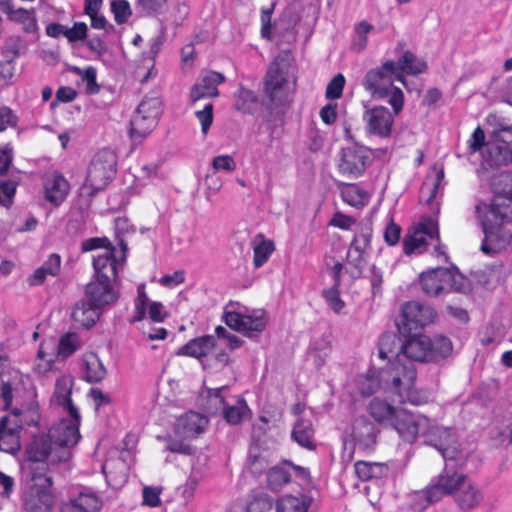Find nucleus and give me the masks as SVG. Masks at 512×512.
<instances>
[{
  "label": "nucleus",
  "instance_id": "nucleus-33",
  "mask_svg": "<svg viewBox=\"0 0 512 512\" xmlns=\"http://www.w3.org/2000/svg\"><path fill=\"white\" fill-rule=\"evenodd\" d=\"M291 436L300 446L313 450L316 445L314 442V428L309 419L299 418L292 429Z\"/></svg>",
  "mask_w": 512,
  "mask_h": 512
},
{
  "label": "nucleus",
  "instance_id": "nucleus-3",
  "mask_svg": "<svg viewBox=\"0 0 512 512\" xmlns=\"http://www.w3.org/2000/svg\"><path fill=\"white\" fill-rule=\"evenodd\" d=\"M395 80L405 85V78L398 72L396 63L388 60L381 67L370 69L366 73L362 84L373 97H389V104L392 106L394 113L398 114L403 108L404 95L400 88L393 86Z\"/></svg>",
  "mask_w": 512,
  "mask_h": 512
},
{
  "label": "nucleus",
  "instance_id": "nucleus-25",
  "mask_svg": "<svg viewBox=\"0 0 512 512\" xmlns=\"http://www.w3.org/2000/svg\"><path fill=\"white\" fill-rule=\"evenodd\" d=\"M376 426L365 417H359L354 421L352 437L359 447L371 449L377 438Z\"/></svg>",
  "mask_w": 512,
  "mask_h": 512
},
{
  "label": "nucleus",
  "instance_id": "nucleus-54",
  "mask_svg": "<svg viewBox=\"0 0 512 512\" xmlns=\"http://www.w3.org/2000/svg\"><path fill=\"white\" fill-rule=\"evenodd\" d=\"M268 483L274 490L279 489L283 485L290 482L291 475L284 468L273 467L268 472Z\"/></svg>",
  "mask_w": 512,
  "mask_h": 512
},
{
  "label": "nucleus",
  "instance_id": "nucleus-26",
  "mask_svg": "<svg viewBox=\"0 0 512 512\" xmlns=\"http://www.w3.org/2000/svg\"><path fill=\"white\" fill-rule=\"evenodd\" d=\"M102 470L108 485L113 489H119L127 482V465L122 459L107 460Z\"/></svg>",
  "mask_w": 512,
  "mask_h": 512
},
{
  "label": "nucleus",
  "instance_id": "nucleus-19",
  "mask_svg": "<svg viewBox=\"0 0 512 512\" xmlns=\"http://www.w3.org/2000/svg\"><path fill=\"white\" fill-rule=\"evenodd\" d=\"M45 199L55 206H59L66 199L70 185L67 179L59 172L46 173L43 177Z\"/></svg>",
  "mask_w": 512,
  "mask_h": 512
},
{
  "label": "nucleus",
  "instance_id": "nucleus-40",
  "mask_svg": "<svg viewBox=\"0 0 512 512\" xmlns=\"http://www.w3.org/2000/svg\"><path fill=\"white\" fill-rule=\"evenodd\" d=\"M275 246L271 240L257 235L253 240V264L256 268L263 266L274 252Z\"/></svg>",
  "mask_w": 512,
  "mask_h": 512
},
{
  "label": "nucleus",
  "instance_id": "nucleus-20",
  "mask_svg": "<svg viewBox=\"0 0 512 512\" xmlns=\"http://www.w3.org/2000/svg\"><path fill=\"white\" fill-rule=\"evenodd\" d=\"M74 380L70 375H61L56 379L54 393L51 398V403L62 407L67 411L70 417H78V409L74 406L71 400V393Z\"/></svg>",
  "mask_w": 512,
  "mask_h": 512
},
{
  "label": "nucleus",
  "instance_id": "nucleus-45",
  "mask_svg": "<svg viewBox=\"0 0 512 512\" xmlns=\"http://www.w3.org/2000/svg\"><path fill=\"white\" fill-rule=\"evenodd\" d=\"M227 389V386H221L214 389H208L207 391V410L211 414H217L222 412L224 406L227 405L229 400L223 396V391Z\"/></svg>",
  "mask_w": 512,
  "mask_h": 512
},
{
  "label": "nucleus",
  "instance_id": "nucleus-23",
  "mask_svg": "<svg viewBox=\"0 0 512 512\" xmlns=\"http://www.w3.org/2000/svg\"><path fill=\"white\" fill-rule=\"evenodd\" d=\"M450 277V269L435 268L420 275L422 291L428 296H438L447 292V279Z\"/></svg>",
  "mask_w": 512,
  "mask_h": 512
},
{
  "label": "nucleus",
  "instance_id": "nucleus-38",
  "mask_svg": "<svg viewBox=\"0 0 512 512\" xmlns=\"http://www.w3.org/2000/svg\"><path fill=\"white\" fill-rule=\"evenodd\" d=\"M258 104L256 94L242 85H239L238 90L234 94L233 107L235 110L243 114H252Z\"/></svg>",
  "mask_w": 512,
  "mask_h": 512
},
{
  "label": "nucleus",
  "instance_id": "nucleus-35",
  "mask_svg": "<svg viewBox=\"0 0 512 512\" xmlns=\"http://www.w3.org/2000/svg\"><path fill=\"white\" fill-rule=\"evenodd\" d=\"M354 469L357 477L362 481L381 479L386 477L389 472L388 466L379 462L358 461L355 463Z\"/></svg>",
  "mask_w": 512,
  "mask_h": 512
},
{
  "label": "nucleus",
  "instance_id": "nucleus-32",
  "mask_svg": "<svg viewBox=\"0 0 512 512\" xmlns=\"http://www.w3.org/2000/svg\"><path fill=\"white\" fill-rule=\"evenodd\" d=\"M426 437V443L435 447L438 451L442 447L455 442L454 434L451 429L439 427L430 420V425L423 431Z\"/></svg>",
  "mask_w": 512,
  "mask_h": 512
},
{
  "label": "nucleus",
  "instance_id": "nucleus-8",
  "mask_svg": "<svg viewBox=\"0 0 512 512\" xmlns=\"http://www.w3.org/2000/svg\"><path fill=\"white\" fill-rule=\"evenodd\" d=\"M30 480L32 483L22 495L24 512H52L56 503V496L52 490L54 484L52 475L38 466H32Z\"/></svg>",
  "mask_w": 512,
  "mask_h": 512
},
{
  "label": "nucleus",
  "instance_id": "nucleus-46",
  "mask_svg": "<svg viewBox=\"0 0 512 512\" xmlns=\"http://www.w3.org/2000/svg\"><path fill=\"white\" fill-rule=\"evenodd\" d=\"M23 48L24 43L21 37L10 36L5 40L1 48V55L5 58L7 64H12Z\"/></svg>",
  "mask_w": 512,
  "mask_h": 512
},
{
  "label": "nucleus",
  "instance_id": "nucleus-10",
  "mask_svg": "<svg viewBox=\"0 0 512 512\" xmlns=\"http://www.w3.org/2000/svg\"><path fill=\"white\" fill-rule=\"evenodd\" d=\"M435 317L436 313L432 307L416 301L407 302L402 306L401 319L396 325L401 334L408 335L429 325Z\"/></svg>",
  "mask_w": 512,
  "mask_h": 512
},
{
  "label": "nucleus",
  "instance_id": "nucleus-57",
  "mask_svg": "<svg viewBox=\"0 0 512 512\" xmlns=\"http://www.w3.org/2000/svg\"><path fill=\"white\" fill-rule=\"evenodd\" d=\"M342 199L351 206H358L362 204L363 193L354 184H345L341 188Z\"/></svg>",
  "mask_w": 512,
  "mask_h": 512
},
{
  "label": "nucleus",
  "instance_id": "nucleus-1",
  "mask_svg": "<svg viewBox=\"0 0 512 512\" xmlns=\"http://www.w3.org/2000/svg\"><path fill=\"white\" fill-rule=\"evenodd\" d=\"M475 216L484 234L480 248L484 254L494 255L512 245V231L505 227V224L512 222L511 195L497 194L489 203L478 201Z\"/></svg>",
  "mask_w": 512,
  "mask_h": 512
},
{
  "label": "nucleus",
  "instance_id": "nucleus-16",
  "mask_svg": "<svg viewBox=\"0 0 512 512\" xmlns=\"http://www.w3.org/2000/svg\"><path fill=\"white\" fill-rule=\"evenodd\" d=\"M80 413L78 412L77 419L71 417V419H62L52 428H50L48 434L53 439L54 444L58 447H70L75 445L80 439L79 424H80Z\"/></svg>",
  "mask_w": 512,
  "mask_h": 512
},
{
  "label": "nucleus",
  "instance_id": "nucleus-30",
  "mask_svg": "<svg viewBox=\"0 0 512 512\" xmlns=\"http://www.w3.org/2000/svg\"><path fill=\"white\" fill-rule=\"evenodd\" d=\"M439 452L445 461V466L440 474H444L446 471L460 473L458 469L463 468L467 462V455L458 449L455 442L442 447Z\"/></svg>",
  "mask_w": 512,
  "mask_h": 512
},
{
  "label": "nucleus",
  "instance_id": "nucleus-53",
  "mask_svg": "<svg viewBox=\"0 0 512 512\" xmlns=\"http://www.w3.org/2000/svg\"><path fill=\"white\" fill-rule=\"evenodd\" d=\"M425 246V235L419 230H416L413 235L405 237L403 241L404 252L408 255L415 252L421 253Z\"/></svg>",
  "mask_w": 512,
  "mask_h": 512
},
{
  "label": "nucleus",
  "instance_id": "nucleus-61",
  "mask_svg": "<svg viewBox=\"0 0 512 512\" xmlns=\"http://www.w3.org/2000/svg\"><path fill=\"white\" fill-rule=\"evenodd\" d=\"M17 184L14 181L0 182V204L4 207H10L16 193Z\"/></svg>",
  "mask_w": 512,
  "mask_h": 512
},
{
  "label": "nucleus",
  "instance_id": "nucleus-39",
  "mask_svg": "<svg viewBox=\"0 0 512 512\" xmlns=\"http://www.w3.org/2000/svg\"><path fill=\"white\" fill-rule=\"evenodd\" d=\"M395 63L398 66V72L401 74L417 75L427 70V63L408 50Z\"/></svg>",
  "mask_w": 512,
  "mask_h": 512
},
{
  "label": "nucleus",
  "instance_id": "nucleus-27",
  "mask_svg": "<svg viewBox=\"0 0 512 512\" xmlns=\"http://www.w3.org/2000/svg\"><path fill=\"white\" fill-rule=\"evenodd\" d=\"M221 413L227 423L237 425L250 418L251 410L243 398L233 397Z\"/></svg>",
  "mask_w": 512,
  "mask_h": 512
},
{
  "label": "nucleus",
  "instance_id": "nucleus-43",
  "mask_svg": "<svg viewBox=\"0 0 512 512\" xmlns=\"http://www.w3.org/2000/svg\"><path fill=\"white\" fill-rule=\"evenodd\" d=\"M357 387L359 392L364 397H369L375 392H377L381 386L383 385V381L381 379V372L379 376H376L374 373H367L366 375H360L357 380Z\"/></svg>",
  "mask_w": 512,
  "mask_h": 512
},
{
  "label": "nucleus",
  "instance_id": "nucleus-22",
  "mask_svg": "<svg viewBox=\"0 0 512 512\" xmlns=\"http://www.w3.org/2000/svg\"><path fill=\"white\" fill-rule=\"evenodd\" d=\"M484 161L490 167H500L512 162V148L493 134L482 151Z\"/></svg>",
  "mask_w": 512,
  "mask_h": 512
},
{
  "label": "nucleus",
  "instance_id": "nucleus-21",
  "mask_svg": "<svg viewBox=\"0 0 512 512\" xmlns=\"http://www.w3.org/2000/svg\"><path fill=\"white\" fill-rule=\"evenodd\" d=\"M20 431L15 417L3 416L0 420V450L9 454L19 451Z\"/></svg>",
  "mask_w": 512,
  "mask_h": 512
},
{
  "label": "nucleus",
  "instance_id": "nucleus-51",
  "mask_svg": "<svg viewBox=\"0 0 512 512\" xmlns=\"http://www.w3.org/2000/svg\"><path fill=\"white\" fill-rule=\"evenodd\" d=\"M9 19L22 23L24 25L25 31L28 33L34 32L37 29V22L33 13L26 9H14L10 14Z\"/></svg>",
  "mask_w": 512,
  "mask_h": 512
},
{
  "label": "nucleus",
  "instance_id": "nucleus-15",
  "mask_svg": "<svg viewBox=\"0 0 512 512\" xmlns=\"http://www.w3.org/2000/svg\"><path fill=\"white\" fill-rule=\"evenodd\" d=\"M395 115L394 112L391 113L384 106H376L365 111L363 120L369 133L380 137H388L391 133Z\"/></svg>",
  "mask_w": 512,
  "mask_h": 512
},
{
  "label": "nucleus",
  "instance_id": "nucleus-37",
  "mask_svg": "<svg viewBox=\"0 0 512 512\" xmlns=\"http://www.w3.org/2000/svg\"><path fill=\"white\" fill-rule=\"evenodd\" d=\"M61 258L58 254H51L43 265L37 268L29 278L30 285H41L46 276H56L60 271Z\"/></svg>",
  "mask_w": 512,
  "mask_h": 512
},
{
  "label": "nucleus",
  "instance_id": "nucleus-5",
  "mask_svg": "<svg viewBox=\"0 0 512 512\" xmlns=\"http://www.w3.org/2000/svg\"><path fill=\"white\" fill-rule=\"evenodd\" d=\"M71 458L67 447H58L49 434L34 435L25 446V460L32 466H38L47 474L57 472L66 466Z\"/></svg>",
  "mask_w": 512,
  "mask_h": 512
},
{
  "label": "nucleus",
  "instance_id": "nucleus-64",
  "mask_svg": "<svg viewBox=\"0 0 512 512\" xmlns=\"http://www.w3.org/2000/svg\"><path fill=\"white\" fill-rule=\"evenodd\" d=\"M272 507V499L267 495H260L249 503L247 512H270Z\"/></svg>",
  "mask_w": 512,
  "mask_h": 512
},
{
  "label": "nucleus",
  "instance_id": "nucleus-56",
  "mask_svg": "<svg viewBox=\"0 0 512 512\" xmlns=\"http://www.w3.org/2000/svg\"><path fill=\"white\" fill-rule=\"evenodd\" d=\"M111 11L117 24L127 22L132 14L130 4L126 0H115L111 3Z\"/></svg>",
  "mask_w": 512,
  "mask_h": 512
},
{
  "label": "nucleus",
  "instance_id": "nucleus-9",
  "mask_svg": "<svg viewBox=\"0 0 512 512\" xmlns=\"http://www.w3.org/2000/svg\"><path fill=\"white\" fill-rule=\"evenodd\" d=\"M117 156L110 149H102L92 158L84 187L92 193L103 190L116 173Z\"/></svg>",
  "mask_w": 512,
  "mask_h": 512
},
{
  "label": "nucleus",
  "instance_id": "nucleus-50",
  "mask_svg": "<svg viewBox=\"0 0 512 512\" xmlns=\"http://www.w3.org/2000/svg\"><path fill=\"white\" fill-rule=\"evenodd\" d=\"M277 512H307L308 505L306 503L293 496H284L277 502Z\"/></svg>",
  "mask_w": 512,
  "mask_h": 512
},
{
  "label": "nucleus",
  "instance_id": "nucleus-29",
  "mask_svg": "<svg viewBox=\"0 0 512 512\" xmlns=\"http://www.w3.org/2000/svg\"><path fill=\"white\" fill-rule=\"evenodd\" d=\"M106 368L97 354L90 352L83 356V378L89 383H98L106 377Z\"/></svg>",
  "mask_w": 512,
  "mask_h": 512
},
{
  "label": "nucleus",
  "instance_id": "nucleus-12",
  "mask_svg": "<svg viewBox=\"0 0 512 512\" xmlns=\"http://www.w3.org/2000/svg\"><path fill=\"white\" fill-rule=\"evenodd\" d=\"M370 152L362 146L343 148L338 162L339 173L347 179H356L366 170Z\"/></svg>",
  "mask_w": 512,
  "mask_h": 512
},
{
  "label": "nucleus",
  "instance_id": "nucleus-6",
  "mask_svg": "<svg viewBox=\"0 0 512 512\" xmlns=\"http://www.w3.org/2000/svg\"><path fill=\"white\" fill-rule=\"evenodd\" d=\"M294 82V59L291 52L285 50L269 66L265 78V93L274 105H281L287 100L291 83L294 85Z\"/></svg>",
  "mask_w": 512,
  "mask_h": 512
},
{
  "label": "nucleus",
  "instance_id": "nucleus-11",
  "mask_svg": "<svg viewBox=\"0 0 512 512\" xmlns=\"http://www.w3.org/2000/svg\"><path fill=\"white\" fill-rule=\"evenodd\" d=\"M119 246L121 248L120 255H116L115 247H111L103 254L94 257L95 279L116 281L118 270L124 265L128 251V246L124 239H120Z\"/></svg>",
  "mask_w": 512,
  "mask_h": 512
},
{
  "label": "nucleus",
  "instance_id": "nucleus-44",
  "mask_svg": "<svg viewBox=\"0 0 512 512\" xmlns=\"http://www.w3.org/2000/svg\"><path fill=\"white\" fill-rule=\"evenodd\" d=\"M82 342L77 333L68 332L64 334L58 344V355L67 358L80 349Z\"/></svg>",
  "mask_w": 512,
  "mask_h": 512
},
{
  "label": "nucleus",
  "instance_id": "nucleus-28",
  "mask_svg": "<svg viewBox=\"0 0 512 512\" xmlns=\"http://www.w3.org/2000/svg\"><path fill=\"white\" fill-rule=\"evenodd\" d=\"M215 347V338L212 335H205L190 340L182 346L177 355L200 358L206 356Z\"/></svg>",
  "mask_w": 512,
  "mask_h": 512
},
{
  "label": "nucleus",
  "instance_id": "nucleus-31",
  "mask_svg": "<svg viewBox=\"0 0 512 512\" xmlns=\"http://www.w3.org/2000/svg\"><path fill=\"white\" fill-rule=\"evenodd\" d=\"M439 452L445 461V466L440 474H444L446 471L460 473L458 469L463 468L467 462V455L458 449L455 442L442 447Z\"/></svg>",
  "mask_w": 512,
  "mask_h": 512
},
{
  "label": "nucleus",
  "instance_id": "nucleus-52",
  "mask_svg": "<svg viewBox=\"0 0 512 512\" xmlns=\"http://www.w3.org/2000/svg\"><path fill=\"white\" fill-rule=\"evenodd\" d=\"M162 102L158 97H148L146 96L141 103L138 105L136 112L153 116L156 119H159V116L162 112Z\"/></svg>",
  "mask_w": 512,
  "mask_h": 512
},
{
  "label": "nucleus",
  "instance_id": "nucleus-58",
  "mask_svg": "<svg viewBox=\"0 0 512 512\" xmlns=\"http://www.w3.org/2000/svg\"><path fill=\"white\" fill-rule=\"evenodd\" d=\"M470 285L468 280L459 272L450 270V277L447 279V292L456 291L465 293L469 291Z\"/></svg>",
  "mask_w": 512,
  "mask_h": 512
},
{
  "label": "nucleus",
  "instance_id": "nucleus-48",
  "mask_svg": "<svg viewBox=\"0 0 512 512\" xmlns=\"http://www.w3.org/2000/svg\"><path fill=\"white\" fill-rule=\"evenodd\" d=\"M73 500L83 512H98L102 507V500L94 492H80Z\"/></svg>",
  "mask_w": 512,
  "mask_h": 512
},
{
  "label": "nucleus",
  "instance_id": "nucleus-14",
  "mask_svg": "<svg viewBox=\"0 0 512 512\" xmlns=\"http://www.w3.org/2000/svg\"><path fill=\"white\" fill-rule=\"evenodd\" d=\"M224 321L230 328L242 332L252 337L254 333L263 331L267 325V318L262 311L251 315H245L238 312H226Z\"/></svg>",
  "mask_w": 512,
  "mask_h": 512
},
{
  "label": "nucleus",
  "instance_id": "nucleus-42",
  "mask_svg": "<svg viewBox=\"0 0 512 512\" xmlns=\"http://www.w3.org/2000/svg\"><path fill=\"white\" fill-rule=\"evenodd\" d=\"M181 424L187 436H195L205 430L208 420L198 413L190 412L181 418Z\"/></svg>",
  "mask_w": 512,
  "mask_h": 512
},
{
  "label": "nucleus",
  "instance_id": "nucleus-62",
  "mask_svg": "<svg viewBox=\"0 0 512 512\" xmlns=\"http://www.w3.org/2000/svg\"><path fill=\"white\" fill-rule=\"evenodd\" d=\"M345 84L344 76L337 74L327 85L325 95L328 99H338L341 97Z\"/></svg>",
  "mask_w": 512,
  "mask_h": 512
},
{
  "label": "nucleus",
  "instance_id": "nucleus-4",
  "mask_svg": "<svg viewBox=\"0 0 512 512\" xmlns=\"http://www.w3.org/2000/svg\"><path fill=\"white\" fill-rule=\"evenodd\" d=\"M416 369L412 363L404 364L402 359L394 361L391 366L381 371L383 388L399 397L400 402L414 405L427 403L428 395L414 387Z\"/></svg>",
  "mask_w": 512,
  "mask_h": 512
},
{
  "label": "nucleus",
  "instance_id": "nucleus-55",
  "mask_svg": "<svg viewBox=\"0 0 512 512\" xmlns=\"http://www.w3.org/2000/svg\"><path fill=\"white\" fill-rule=\"evenodd\" d=\"M147 302L148 297L145 292V285L141 284L137 289V298L135 299V315L131 318V323L141 321L145 318Z\"/></svg>",
  "mask_w": 512,
  "mask_h": 512
},
{
  "label": "nucleus",
  "instance_id": "nucleus-47",
  "mask_svg": "<svg viewBox=\"0 0 512 512\" xmlns=\"http://www.w3.org/2000/svg\"><path fill=\"white\" fill-rule=\"evenodd\" d=\"M372 237V228L368 225L362 227L354 236L349 249L355 253L366 254L370 250V242Z\"/></svg>",
  "mask_w": 512,
  "mask_h": 512
},
{
  "label": "nucleus",
  "instance_id": "nucleus-17",
  "mask_svg": "<svg viewBox=\"0 0 512 512\" xmlns=\"http://www.w3.org/2000/svg\"><path fill=\"white\" fill-rule=\"evenodd\" d=\"M85 296L101 309L104 306L113 305L118 300L119 293L111 280L95 279L87 284Z\"/></svg>",
  "mask_w": 512,
  "mask_h": 512
},
{
  "label": "nucleus",
  "instance_id": "nucleus-34",
  "mask_svg": "<svg viewBox=\"0 0 512 512\" xmlns=\"http://www.w3.org/2000/svg\"><path fill=\"white\" fill-rule=\"evenodd\" d=\"M400 339L394 333H384L379 339L378 354L381 359L395 361L402 359Z\"/></svg>",
  "mask_w": 512,
  "mask_h": 512
},
{
  "label": "nucleus",
  "instance_id": "nucleus-60",
  "mask_svg": "<svg viewBox=\"0 0 512 512\" xmlns=\"http://www.w3.org/2000/svg\"><path fill=\"white\" fill-rule=\"evenodd\" d=\"M363 253H355V251L348 249L346 254L347 264L352 266V270L350 271L352 277L358 278L361 273L365 263Z\"/></svg>",
  "mask_w": 512,
  "mask_h": 512
},
{
  "label": "nucleus",
  "instance_id": "nucleus-41",
  "mask_svg": "<svg viewBox=\"0 0 512 512\" xmlns=\"http://www.w3.org/2000/svg\"><path fill=\"white\" fill-rule=\"evenodd\" d=\"M369 411L376 421L390 424L398 409L384 400L374 398L369 405Z\"/></svg>",
  "mask_w": 512,
  "mask_h": 512
},
{
  "label": "nucleus",
  "instance_id": "nucleus-59",
  "mask_svg": "<svg viewBox=\"0 0 512 512\" xmlns=\"http://www.w3.org/2000/svg\"><path fill=\"white\" fill-rule=\"evenodd\" d=\"M338 289L339 287L333 285L330 289L324 290L322 292V295L326 300L327 304L335 313H340L345 306V303L339 296Z\"/></svg>",
  "mask_w": 512,
  "mask_h": 512
},
{
  "label": "nucleus",
  "instance_id": "nucleus-18",
  "mask_svg": "<svg viewBox=\"0 0 512 512\" xmlns=\"http://www.w3.org/2000/svg\"><path fill=\"white\" fill-rule=\"evenodd\" d=\"M225 81V76L216 71H209L199 77L190 89V101L195 103L204 98L219 96L218 86Z\"/></svg>",
  "mask_w": 512,
  "mask_h": 512
},
{
  "label": "nucleus",
  "instance_id": "nucleus-7",
  "mask_svg": "<svg viewBox=\"0 0 512 512\" xmlns=\"http://www.w3.org/2000/svg\"><path fill=\"white\" fill-rule=\"evenodd\" d=\"M453 346L449 338L436 335H413L401 344L402 359L413 362H438L450 356Z\"/></svg>",
  "mask_w": 512,
  "mask_h": 512
},
{
  "label": "nucleus",
  "instance_id": "nucleus-13",
  "mask_svg": "<svg viewBox=\"0 0 512 512\" xmlns=\"http://www.w3.org/2000/svg\"><path fill=\"white\" fill-rule=\"evenodd\" d=\"M390 425L404 441L412 443L429 427L430 419L423 415H413L405 409H398Z\"/></svg>",
  "mask_w": 512,
  "mask_h": 512
},
{
  "label": "nucleus",
  "instance_id": "nucleus-63",
  "mask_svg": "<svg viewBox=\"0 0 512 512\" xmlns=\"http://www.w3.org/2000/svg\"><path fill=\"white\" fill-rule=\"evenodd\" d=\"M195 115L201 123L202 133L206 135L213 123V104H206L202 110L196 111Z\"/></svg>",
  "mask_w": 512,
  "mask_h": 512
},
{
  "label": "nucleus",
  "instance_id": "nucleus-2",
  "mask_svg": "<svg viewBox=\"0 0 512 512\" xmlns=\"http://www.w3.org/2000/svg\"><path fill=\"white\" fill-rule=\"evenodd\" d=\"M450 495L463 512L477 509L484 501L482 489L464 473L439 474L423 491L417 494L418 506L425 509Z\"/></svg>",
  "mask_w": 512,
  "mask_h": 512
},
{
  "label": "nucleus",
  "instance_id": "nucleus-24",
  "mask_svg": "<svg viewBox=\"0 0 512 512\" xmlns=\"http://www.w3.org/2000/svg\"><path fill=\"white\" fill-rule=\"evenodd\" d=\"M100 309L90 300L82 299L72 308L71 318L79 327L90 328L99 319Z\"/></svg>",
  "mask_w": 512,
  "mask_h": 512
},
{
  "label": "nucleus",
  "instance_id": "nucleus-36",
  "mask_svg": "<svg viewBox=\"0 0 512 512\" xmlns=\"http://www.w3.org/2000/svg\"><path fill=\"white\" fill-rule=\"evenodd\" d=\"M158 119L135 112L131 119L130 135L134 141H141L156 127Z\"/></svg>",
  "mask_w": 512,
  "mask_h": 512
},
{
  "label": "nucleus",
  "instance_id": "nucleus-49",
  "mask_svg": "<svg viewBox=\"0 0 512 512\" xmlns=\"http://www.w3.org/2000/svg\"><path fill=\"white\" fill-rule=\"evenodd\" d=\"M73 73L80 76L82 81L86 83V92L88 94H96L100 90V86L96 82V69L92 66L87 67L86 69H81L79 67L72 68Z\"/></svg>",
  "mask_w": 512,
  "mask_h": 512
}]
</instances>
